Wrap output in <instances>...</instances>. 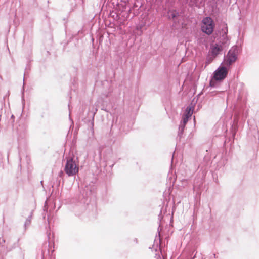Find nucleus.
Listing matches in <instances>:
<instances>
[{"mask_svg": "<svg viewBox=\"0 0 259 259\" xmlns=\"http://www.w3.org/2000/svg\"><path fill=\"white\" fill-rule=\"evenodd\" d=\"M222 51L223 48L221 45L214 44H212L210 46V48L208 53H209L213 56L217 57L219 54L221 53Z\"/></svg>", "mask_w": 259, "mask_h": 259, "instance_id": "423d86ee", "label": "nucleus"}, {"mask_svg": "<svg viewBox=\"0 0 259 259\" xmlns=\"http://www.w3.org/2000/svg\"><path fill=\"white\" fill-rule=\"evenodd\" d=\"M32 212H31L30 215L28 216V217L26 219L25 223H24V228L25 230H26L27 228L30 226L31 222V219H32Z\"/></svg>", "mask_w": 259, "mask_h": 259, "instance_id": "0eeeda50", "label": "nucleus"}, {"mask_svg": "<svg viewBox=\"0 0 259 259\" xmlns=\"http://www.w3.org/2000/svg\"><path fill=\"white\" fill-rule=\"evenodd\" d=\"M44 245H46V247H48V246H49V243L48 242H46L44 244Z\"/></svg>", "mask_w": 259, "mask_h": 259, "instance_id": "f8f14e48", "label": "nucleus"}, {"mask_svg": "<svg viewBox=\"0 0 259 259\" xmlns=\"http://www.w3.org/2000/svg\"><path fill=\"white\" fill-rule=\"evenodd\" d=\"M214 24L212 19L207 17L204 18L201 24V30L207 35H210L214 29Z\"/></svg>", "mask_w": 259, "mask_h": 259, "instance_id": "f03ea898", "label": "nucleus"}, {"mask_svg": "<svg viewBox=\"0 0 259 259\" xmlns=\"http://www.w3.org/2000/svg\"><path fill=\"white\" fill-rule=\"evenodd\" d=\"M194 110L193 106H189L187 107L185 112L182 116V120L180 123L185 124L188 121L189 118L191 116Z\"/></svg>", "mask_w": 259, "mask_h": 259, "instance_id": "39448f33", "label": "nucleus"}, {"mask_svg": "<svg viewBox=\"0 0 259 259\" xmlns=\"http://www.w3.org/2000/svg\"><path fill=\"white\" fill-rule=\"evenodd\" d=\"M215 58L216 57L208 53L206 59V65H208L212 62Z\"/></svg>", "mask_w": 259, "mask_h": 259, "instance_id": "1a4fd4ad", "label": "nucleus"}, {"mask_svg": "<svg viewBox=\"0 0 259 259\" xmlns=\"http://www.w3.org/2000/svg\"><path fill=\"white\" fill-rule=\"evenodd\" d=\"M78 170L79 168L73 158H68L64 167V171L67 176L69 177L74 176L78 173Z\"/></svg>", "mask_w": 259, "mask_h": 259, "instance_id": "f257e3e1", "label": "nucleus"}, {"mask_svg": "<svg viewBox=\"0 0 259 259\" xmlns=\"http://www.w3.org/2000/svg\"><path fill=\"white\" fill-rule=\"evenodd\" d=\"M178 13L176 11L171 12L170 13H169V17L172 19H175L178 16Z\"/></svg>", "mask_w": 259, "mask_h": 259, "instance_id": "9b49d317", "label": "nucleus"}, {"mask_svg": "<svg viewBox=\"0 0 259 259\" xmlns=\"http://www.w3.org/2000/svg\"><path fill=\"white\" fill-rule=\"evenodd\" d=\"M239 52V48L237 46H234L231 48L226 57V63L227 65H230L232 63L236 61Z\"/></svg>", "mask_w": 259, "mask_h": 259, "instance_id": "7ed1b4c3", "label": "nucleus"}, {"mask_svg": "<svg viewBox=\"0 0 259 259\" xmlns=\"http://www.w3.org/2000/svg\"><path fill=\"white\" fill-rule=\"evenodd\" d=\"M0 78H1V76H0Z\"/></svg>", "mask_w": 259, "mask_h": 259, "instance_id": "ddd939ff", "label": "nucleus"}, {"mask_svg": "<svg viewBox=\"0 0 259 259\" xmlns=\"http://www.w3.org/2000/svg\"><path fill=\"white\" fill-rule=\"evenodd\" d=\"M185 125H186L185 124H183L181 123H180V124L179 125L178 135V136L180 137V138H181V137L182 136L183 132L185 128Z\"/></svg>", "mask_w": 259, "mask_h": 259, "instance_id": "9d476101", "label": "nucleus"}, {"mask_svg": "<svg viewBox=\"0 0 259 259\" xmlns=\"http://www.w3.org/2000/svg\"><path fill=\"white\" fill-rule=\"evenodd\" d=\"M223 30L224 31V32H223L222 33V39H223V41H222V42L223 44H226L227 43V41L228 40L227 39V32H228V30H227V27H226L225 29Z\"/></svg>", "mask_w": 259, "mask_h": 259, "instance_id": "6e6552de", "label": "nucleus"}, {"mask_svg": "<svg viewBox=\"0 0 259 259\" xmlns=\"http://www.w3.org/2000/svg\"><path fill=\"white\" fill-rule=\"evenodd\" d=\"M227 69L225 66H220L214 72L213 78L216 80H223L227 76Z\"/></svg>", "mask_w": 259, "mask_h": 259, "instance_id": "20e7f679", "label": "nucleus"}]
</instances>
